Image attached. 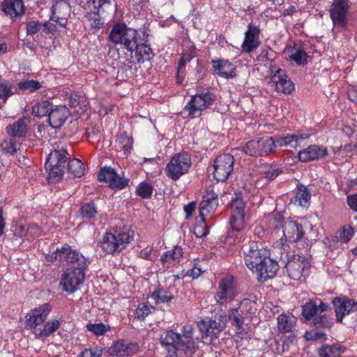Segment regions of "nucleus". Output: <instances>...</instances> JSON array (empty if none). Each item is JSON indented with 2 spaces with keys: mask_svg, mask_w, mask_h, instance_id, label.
Returning a JSON list of instances; mask_svg holds the SVG:
<instances>
[{
  "mask_svg": "<svg viewBox=\"0 0 357 357\" xmlns=\"http://www.w3.org/2000/svg\"><path fill=\"white\" fill-rule=\"evenodd\" d=\"M151 298L155 300L156 303L170 302L174 296L172 294L162 288H156L151 294Z\"/></svg>",
  "mask_w": 357,
  "mask_h": 357,
  "instance_id": "nucleus-37",
  "label": "nucleus"
},
{
  "mask_svg": "<svg viewBox=\"0 0 357 357\" xmlns=\"http://www.w3.org/2000/svg\"><path fill=\"white\" fill-rule=\"evenodd\" d=\"M278 269V261L269 256H266L255 273L257 274L259 281L265 282L275 277Z\"/></svg>",
  "mask_w": 357,
  "mask_h": 357,
  "instance_id": "nucleus-18",
  "label": "nucleus"
},
{
  "mask_svg": "<svg viewBox=\"0 0 357 357\" xmlns=\"http://www.w3.org/2000/svg\"><path fill=\"white\" fill-rule=\"evenodd\" d=\"M284 219L282 218V225L280 226L279 229L282 227L283 236L286 241L296 243L301 240L303 231L301 225L295 221H286L283 223Z\"/></svg>",
  "mask_w": 357,
  "mask_h": 357,
  "instance_id": "nucleus-21",
  "label": "nucleus"
},
{
  "mask_svg": "<svg viewBox=\"0 0 357 357\" xmlns=\"http://www.w3.org/2000/svg\"><path fill=\"white\" fill-rule=\"evenodd\" d=\"M310 199L311 194L307 187L299 184L298 185L295 195L291 199V202L301 206L306 207L310 205Z\"/></svg>",
  "mask_w": 357,
  "mask_h": 357,
  "instance_id": "nucleus-33",
  "label": "nucleus"
},
{
  "mask_svg": "<svg viewBox=\"0 0 357 357\" xmlns=\"http://www.w3.org/2000/svg\"><path fill=\"white\" fill-rule=\"evenodd\" d=\"M62 319H52L46 322L43 326V329L39 332H35V337L39 340H46L52 335L60 327L63 323Z\"/></svg>",
  "mask_w": 357,
  "mask_h": 357,
  "instance_id": "nucleus-28",
  "label": "nucleus"
},
{
  "mask_svg": "<svg viewBox=\"0 0 357 357\" xmlns=\"http://www.w3.org/2000/svg\"><path fill=\"white\" fill-rule=\"evenodd\" d=\"M245 204L241 197H235L231 202L229 224L233 231H240L245 229Z\"/></svg>",
  "mask_w": 357,
  "mask_h": 357,
  "instance_id": "nucleus-14",
  "label": "nucleus"
},
{
  "mask_svg": "<svg viewBox=\"0 0 357 357\" xmlns=\"http://www.w3.org/2000/svg\"><path fill=\"white\" fill-rule=\"evenodd\" d=\"M275 145L273 138L264 136L250 140L243 146V151L251 156H262L275 151Z\"/></svg>",
  "mask_w": 357,
  "mask_h": 357,
  "instance_id": "nucleus-10",
  "label": "nucleus"
},
{
  "mask_svg": "<svg viewBox=\"0 0 357 357\" xmlns=\"http://www.w3.org/2000/svg\"><path fill=\"white\" fill-rule=\"evenodd\" d=\"M42 31L45 34L52 33L54 34V33L56 31V26L55 24L49 22H45L42 24Z\"/></svg>",
  "mask_w": 357,
  "mask_h": 357,
  "instance_id": "nucleus-62",
  "label": "nucleus"
},
{
  "mask_svg": "<svg viewBox=\"0 0 357 357\" xmlns=\"http://www.w3.org/2000/svg\"><path fill=\"white\" fill-rule=\"evenodd\" d=\"M182 333L180 335L173 330H168L160 334V342L167 350L168 357H183L184 354H192L197 351L192 326H184Z\"/></svg>",
  "mask_w": 357,
  "mask_h": 357,
  "instance_id": "nucleus-2",
  "label": "nucleus"
},
{
  "mask_svg": "<svg viewBox=\"0 0 357 357\" xmlns=\"http://www.w3.org/2000/svg\"><path fill=\"white\" fill-rule=\"evenodd\" d=\"M218 206V194L213 190H207L199 204V217L205 218L211 215Z\"/></svg>",
  "mask_w": 357,
  "mask_h": 357,
  "instance_id": "nucleus-22",
  "label": "nucleus"
},
{
  "mask_svg": "<svg viewBox=\"0 0 357 357\" xmlns=\"http://www.w3.org/2000/svg\"><path fill=\"white\" fill-rule=\"evenodd\" d=\"M66 117L63 113H48V120L52 128H60L65 122Z\"/></svg>",
  "mask_w": 357,
  "mask_h": 357,
  "instance_id": "nucleus-45",
  "label": "nucleus"
},
{
  "mask_svg": "<svg viewBox=\"0 0 357 357\" xmlns=\"http://www.w3.org/2000/svg\"><path fill=\"white\" fill-rule=\"evenodd\" d=\"M320 357H335L333 346H323L319 351Z\"/></svg>",
  "mask_w": 357,
  "mask_h": 357,
  "instance_id": "nucleus-59",
  "label": "nucleus"
},
{
  "mask_svg": "<svg viewBox=\"0 0 357 357\" xmlns=\"http://www.w3.org/2000/svg\"><path fill=\"white\" fill-rule=\"evenodd\" d=\"M47 261L53 262L56 260L66 262L69 267L61 275L60 286L63 291L73 294L79 289L85 279V271L88 267L86 258L73 250L69 245H64L46 257Z\"/></svg>",
  "mask_w": 357,
  "mask_h": 357,
  "instance_id": "nucleus-1",
  "label": "nucleus"
},
{
  "mask_svg": "<svg viewBox=\"0 0 357 357\" xmlns=\"http://www.w3.org/2000/svg\"><path fill=\"white\" fill-rule=\"evenodd\" d=\"M85 17L90 22L91 29L97 31L102 27L103 22L100 18V13L96 15L93 13H86Z\"/></svg>",
  "mask_w": 357,
  "mask_h": 357,
  "instance_id": "nucleus-46",
  "label": "nucleus"
},
{
  "mask_svg": "<svg viewBox=\"0 0 357 357\" xmlns=\"http://www.w3.org/2000/svg\"><path fill=\"white\" fill-rule=\"evenodd\" d=\"M68 155L66 150L63 148L54 149L48 155L45 168L48 172L47 178L51 182H58L63 176Z\"/></svg>",
  "mask_w": 357,
  "mask_h": 357,
  "instance_id": "nucleus-5",
  "label": "nucleus"
},
{
  "mask_svg": "<svg viewBox=\"0 0 357 357\" xmlns=\"http://www.w3.org/2000/svg\"><path fill=\"white\" fill-rule=\"evenodd\" d=\"M282 215L279 213L270 215L266 218V222L268 225L267 228H265L263 225L257 226L255 229V234L258 237L263 238L268 233L269 230L277 231L282 225Z\"/></svg>",
  "mask_w": 357,
  "mask_h": 357,
  "instance_id": "nucleus-25",
  "label": "nucleus"
},
{
  "mask_svg": "<svg viewBox=\"0 0 357 357\" xmlns=\"http://www.w3.org/2000/svg\"><path fill=\"white\" fill-rule=\"evenodd\" d=\"M0 10L5 15L15 20L24 15L25 6L23 0H3Z\"/></svg>",
  "mask_w": 357,
  "mask_h": 357,
  "instance_id": "nucleus-19",
  "label": "nucleus"
},
{
  "mask_svg": "<svg viewBox=\"0 0 357 357\" xmlns=\"http://www.w3.org/2000/svg\"><path fill=\"white\" fill-rule=\"evenodd\" d=\"M117 175L118 174L113 168L105 167L101 169L98 174V179L100 181H105L109 185L112 180H113Z\"/></svg>",
  "mask_w": 357,
  "mask_h": 357,
  "instance_id": "nucleus-47",
  "label": "nucleus"
},
{
  "mask_svg": "<svg viewBox=\"0 0 357 357\" xmlns=\"http://www.w3.org/2000/svg\"><path fill=\"white\" fill-rule=\"evenodd\" d=\"M155 307L149 303H142L138 305L136 310V318L143 320L146 316L154 311Z\"/></svg>",
  "mask_w": 357,
  "mask_h": 357,
  "instance_id": "nucleus-44",
  "label": "nucleus"
},
{
  "mask_svg": "<svg viewBox=\"0 0 357 357\" xmlns=\"http://www.w3.org/2000/svg\"><path fill=\"white\" fill-rule=\"evenodd\" d=\"M128 184V180L117 175L113 180H112L109 187L112 188H116L117 190H121L127 186Z\"/></svg>",
  "mask_w": 357,
  "mask_h": 357,
  "instance_id": "nucleus-58",
  "label": "nucleus"
},
{
  "mask_svg": "<svg viewBox=\"0 0 357 357\" xmlns=\"http://www.w3.org/2000/svg\"><path fill=\"white\" fill-rule=\"evenodd\" d=\"M242 250L246 266L255 273L262 263L264 257L266 256V251L259 250L257 243L252 241L245 243L242 246Z\"/></svg>",
  "mask_w": 357,
  "mask_h": 357,
  "instance_id": "nucleus-11",
  "label": "nucleus"
},
{
  "mask_svg": "<svg viewBox=\"0 0 357 357\" xmlns=\"http://www.w3.org/2000/svg\"><path fill=\"white\" fill-rule=\"evenodd\" d=\"M354 229L349 225H346L339 230V238L342 243H347L354 234Z\"/></svg>",
  "mask_w": 357,
  "mask_h": 357,
  "instance_id": "nucleus-49",
  "label": "nucleus"
},
{
  "mask_svg": "<svg viewBox=\"0 0 357 357\" xmlns=\"http://www.w3.org/2000/svg\"><path fill=\"white\" fill-rule=\"evenodd\" d=\"M238 294L236 278L231 275H226L218 281L214 299L218 305H225L234 301Z\"/></svg>",
  "mask_w": 357,
  "mask_h": 357,
  "instance_id": "nucleus-7",
  "label": "nucleus"
},
{
  "mask_svg": "<svg viewBox=\"0 0 357 357\" xmlns=\"http://www.w3.org/2000/svg\"><path fill=\"white\" fill-rule=\"evenodd\" d=\"M183 250L179 246H175L172 250H168L160 257V261L165 268L176 266L183 257Z\"/></svg>",
  "mask_w": 357,
  "mask_h": 357,
  "instance_id": "nucleus-26",
  "label": "nucleus"
},
{
  "mask_svg": "<svg viewBox=\"0 0 357 357\" xmlns=\"http://www.w3.org/2000/svg\"><path fill=\"white\" fill-rule=\"evenodd\" d=\"M302 315L313 325H320L324 327H331L332 322L330 321L325 314L329 306L321 301H310L302 307Z\"/></svg>",
  "mask_w": 357,
  "mask_h": 357,
  "instance_id": "nucleus-6",
  "label": "nucleus"
},
{
  "mask_svg": "<svg viewBox=\"0 0 357 357\" xmlns=\"http://www.w3.org/2000/svg\"><path fill=\"white\" fill-rule=\"evenodd\" d=\"M106 3L110 4V0H86L82 7L85 10H89L86 13H93L98 15L100 8Z\"/></svg>",
  "mask_w": 357,
  "mask_h": 357,
  "instance_id": "nucleus-36",
  "label": "nucleus"
},
{
  "mask_svg": "<svg viewBox=\"0 0 357 357\" xmlns=\"http://www.w3.org/2000/svg\"><path fill=\"white\" fill-rule=\"evenodd\" d=\"M52 309V307L50 304L44 303L31 310L25 316V328L33 329L43 324L48 317Z\"/></svg>",
  "mask_w": 357,
  "mask_h": 357,
  "instance_id": "nucleus-15",
  "label": "nucleus"
},
{
  "mask_svg": "<svg viewBox=\"0 0 357 357\" xmlns=\"http://www.w3.org/2000/svg\"><path fill=\"white\" fill-rule=\"evenodd\" d=\"M135 57L139 63H143L146 61H150L153 59L154 54L150 45H147V40L143 38L138 47L134 51Z\"/></svg>",
  "mask_w": 357,
  "mask_h": 357,
  "instance_id": "nucleus-29",
  "label": "nucleus"
},
{
  "mask_svg": "<svg viewBox=\"0 0 357 357\" xmlns=\"http://www.w3.org/2000/svg\"><path fill=\"white\" fill-rule=\"evenodd\" d=\"M132 239V235L128 231L116 234L107 232L101 241V248L106 253L114 254L125 249Z\"/></svg>",
  "mask_w": 357,
  "mask_h": 357,
  "instance_id": "nucleus-8",
  "label": "nucleus"
},
{
  "mask_svg": "<svg viewBox=\"0 0 357 357\" xmlns=\"http://www.w3.org/2000/svg\"><path fill=\"white\" fill-rule=\"evenodd\" d=\"M119 143L126 153L130 152L132 146V139L127 133L123 132L119 136Z\"/></svg>",
  "mask_w": 357,
  "mask_h": 357,
  "instance_id": "nucleus-55",
  "label": "nucleus"
},
{
  "mask_svg": "<svg viewBox=\"0 0 357 357\" xmlns=\"http://www.w3.org/2000/svg\"><path fill=\"white\" fill-rule=\"evenodd\" d=\"M136 29L128 27L123 22L115 23L109 34L108 40L114 45H119L132 55L141 41Z\"/></svg>",
  "mask_w": 357,
  "mask_h": 357,
  "instance_id": "nucleus-4",
  "label": "nucleus"
},
{
  "mask_svg": "<svg viewBox=\"0 0 357 357\" xmlns=\"http://www.w3.org/2000/svg\"><path fill=\"white\" fill-rule=\"evenodd\" d=\"M63 96L65 99L69 100V106L71 108L79 107L82 103L85 105V98L79 95L77 93H70L68 91H65Z\"/></svg>",
  "mask_w": 357,
  "mask_h": 357,
  "instance_id": "nucleus-40",
  "label": "nucleus"
},
{
  "mask_svg": "<svg viewBox=\"0 0 357 357\" xmlns=\"http://www.w3.org/2000/svg\"><path fill=\"white\" fill-rule=\"evenodd\" d=\"M289 58L299 66H304L307 63L308 56L307 53L302 50H296L294 53L290 55Z\"/></svg>",
  "mask_w": 357,
  "mask_h": 357,
  "instance_id": "nucleus-51",
  "label": "nucleus"
},
{
  "mask_svg": "<svg viewBox=\"0 0 357 357\" xmlns=\"http://www.w3.org/2000/svg\"><path fill=\"white\" fill-rule=\"evenodd\" d=\"M296 322V317L292 314H280L278 318V329L282 333H288L291 331Z\"/></svg>",
  "mask_w": 357,
  "mask_h": 357,
  "instance_id": "nucleus-35",
  "label": "nucleus"
},
{
  "mask_svg": "<svg viewBox=\"0 0 357 357\" xmlns=\"http://www.w3.org/2000/svg\"><path fill=\"white\" fill-rule=\"evenodd\" d=\"M13 94L12 85L10 81L0 77V99L5 102Z\"/></svg>",
  "mask_w": 357,
  "mask_h": 357,
  "instance_id": "nucleus-43",
  "label": "nucleus"
},
{
  "mask_svg": "<svg viewBox=\"0 0 357 357\" xmlns=\"http://www.w3.org/2000/svg\"><path fill=\"white\" fill-rule=\"evenodd\" d=\"M0 149L4 153L13 155L17 151V144L12 139H4L0 144Z\"/></svg>",
  "mask_w": 357,
  "mask_h": 357,
  "instance_id": "nucleus-53",
  "label": "nucleus"
},
{
  "mask_svg": "<svg viewBox=\"0 0 357 357\" xmlns=\"http://www.w3.org/2000/svg\"><path fill=\"white\" fill-rule=\"evenodd\" d=\"M68 169L76 177H81L84 173V164L77 158H73L68 162Z\"/></svg>",
  "mask_w": 357,
  "mask_h": 357,
  "instance_id": "nucleus-39",
  "label": "nucleus"
},
{
  "mask_svg": "<svg viewBox=\"0 0 357 357\" xmlns=\"http://www.w3.org/2000/svg\"><path fill=\"white\" fill-rule=\"evenodd\" d=\"M340 303L339 307L336 310V321L342 322L343 317L353 311L356 304L351 299L347 298L341 301L340 298L336 297V303Z\"/></svg>",
  "mask_w": 357,
  "mask_h": 357,
  "instance_id": "nucleus-34",
  "label": "nucleus"
},
{
  "mask_svg": "<svg viewBox=\"0 0 357 357\" xmlns=\"http://www.w3.org/2000/svg\"><path fill=\"white\" fill-rule=\"evenodd\" d=\"M136 192L139 197L147 199L152 195L153 187L148 183L142 182L137 188Z\"/></svg>",
  "mask_w": 357,
  "mask_h": 357,
  "instance_id": "nucleus-52",
  "label": "nucleus"
},
{
  "mask_svg": "<svg viewBox=\"0 0 357 357\" xmlns=\"http://www.w3.org/2000/svg\"><path fill=\"white\" fill-rule=\"evenodd\" d=\"M17 87L22 91H27L33 93L41 88L40 83L37 80L26 79L25 81L20 82L17 84Z\"/></svg>",
  "mask_w": 357,
  "mask_h": 357,
  "instance_id": "nucleus-41",
  "label": "nucleus"
},
{
  "mask_svg": "<svg viewBox=\"0 0 357 357\" xmlns=\"http://www.w3.org/2000/svg\"><path fill=\"white\" fill-rule=\"evenodd\" d=\"M327 154L325 147L319 145H310L298 153V159L303 162L318 160Z\"/></svg>",
  "mask_w": 357,
  "mask_h": 357,
  "instance_id": "nucleus-24",
  "label": "nucleus"
},
{
  "mask_svg": "<svg viewBox=\"0 0 357 357\" xmlns=\"http://www.w3.org/2000/svg\"><path fill=\"white\" fill-rule=\"evenodd\" d=\"M26 238L29 241L34 239L40 236V229L36 225H29L26 229Z\"/></svg>",
  "mask_w": 357,
  "mask_h": 357,
  "instance_id": "nucleus-57",
  "label": "nucleus"
},
{
  "mask_svg": "<svg viewBox=\"0 0 357 357\" xmlns=\"http://www.w3.org/2000/svg\"><path fill=\"white\" fill-rule=\"evenodd\" d=\"M28 120L20 119L6 128V133L12 137H24L28 132Z\"/></svg>",
  "mask_w": 357,
  "mask_h": 357,
  "instance_id": "nucleus-30",
  "label": "nucleus"
},
{
  "mask_svg": "<svg viewBox=\"0 0 357 357\" xmlns=\"http://www.w3.org/2000/svg\"><path fill=\"white\" fill-rule=\"evenodd\" d=\"M347 201L350 208L357 212V194L347 195Z\"/></svg>",
  "mask_w": 357,
  "mask_h": 357,
  "instance_id": "nucleus-64",
  "label": "nucleus"
},
{
  "mask_svg": "<svg viewBox=\"0 0 357 357\" xmlns=\"http://www.w3.org/2000/svg\"><path fill=\"white\" fill-rule=\"evenodd\" d=\"M243 305V302L238 303L236 307H231L228 310V314L220 315V322L211 319L198 321L197 327L202 333V338L205 339L210 337L211 341L213 338H217L225 327V324L229 321H231L232 326L236 327L237 329L242 328L244 324Z\"/></svg>",
  "mask_w": 357,
  "mask_h": 357,
  "instance_id": "nucleus-3",
  "label": "nucleus"
},
{
  "mask_svg": "<svg viewBox=\"0 0 357 357\" xmlns=\"http://www.w3.org/2000/svg\"><path fill=\"white\" fill-rule=\"evenodd\" d=\"M103 349L98 346L86 348L80 352L77 357H102Z\"/></svg>",
  "mask_w": 357,
  "mask_h": 357,
  "instance_id": "nucleus-50",
  "label": "nucleus"
},
{
  "mask_svg": "<svg viewBox=\"0 0 357 357\" xmlns=\"http://www.w3.org/2000/svg\"><path fill=\"white\" fill-rule=\"evenodd\" d=\"M79 213L83 218L93 219L98 215V209L93 202L84 203L79 209Z\"/></svg>",
  "mask_w": 357,
  "mask_h": 357,
  "instance_id": "nucleus-38",
  "label": "nucleus"
},
{
  "mask_svg": "<svg viewBox=\"0 0 357 357\" xmlns=\"http://www.w3.org/2000/svg\"><path fill=\"white\" fill-rule=\"evenodd\" d=\"M208 229L206 225L205 218L200 217L194 227V234L198 238H202L208 234Z\"/></svg>",
  "mask_w": 357,
  "mask_h": 357,
  "instance_id": "nucleus-48",
  "label": "nucleus"
},
{
  "mask_svg": "<svg viewBox=\"0 0 357 357\" xmlns=\"http://www.w3.org/2000/svg\"><path fill=\"white\" fill-rule=\"evenodd\" d=\"M307 264L299 259L290 261L287 264L289 276L295 280H300L303 276Z\"/></svg>",
  "mask_w": 357,
  "mask_h": 357,
  "instance_id": "nucleus-32",
  "label": "nucleus"
},
{
  "mask_svg": "<svg viewBox=\"0 0 357 357\" xmlns=\"http://www.w3.org/2000/svg\"><path fill=\"white\" fill-rule=\"evenodd\" d=\"M261 29L259 26L248 24L247 30L244 33V40L241 45L243 52L250 54L260 45L259 35Z\"/></svg>",
  "mask_w": 357,
  "mask_h": 357,
  "instance_id": "nucleus-16",
  "label": "nucleus"
},
{
  "mask_svg": "<svg viewBox=\"0 0 357 357\" xmlns=\"http://www.w3.org/2000/svg\"><path fill=\"white\" fill-rule=\"evenodd\" d=\"M86 328L89 331L91 332L92 333L97 336L104 335L107 331H109L111 329L109 325H106L102 323H89L86 325Z\"/></svg>",
  "mask_w": 357,
  "mask_h": 357,
  "instance_id": "nucleus-42",
  "label": "nucleus"
},
{
  "mask_svg": "<svg viewBox=\"0 0 357 357\" xmlns=\"http://www.w3.org/2000/svg\"><path fill=\"white\" fill-rule=\"evenodd\" d=\"M234 159L231 154L220 155L213 163V176L218 181H226L234 169Z\"/></svg>",
  "mask_w": 357,
  "mask_h": 357,
  "instance_id": "nucleus-13",
  "label": "nucleus"
},
{
  "mask_svg": "<svg viewBox=\"0 0 357 357\" xmlns=\"http://www.w3.org/2000/svg\"><path fill=\"white\" fill-rule=\"evenodd\" d=\"M191 165V157L188 153L183 152L176 154L166 165V175L176 181L188 172Z\"/></svg>",
  "mask_w": 357,
  "mask_h": 357,
  "instance_id": "nucleus-9",
  "label": "nucleus"
},
{
  "mask_svg": "<svg viewBox=\"0 0 357 357\" xmlns=\"http://www.w3.org/2000/svg\"><path fill=\"white\" fill-rule=\"evenodd\" d=\"M42 29V23L39 21H30L26 24L27 35L33 36Z\"/></svg>",
  "mask_w": 357,
  "mask_h": 357,
  "instance_id": "nucleus-56",
  "label": "nucleus"
},
{
  "mask_svg": "<svg viewBox=\"0 0 357 357\" xmlns=\"http://www.w3.org/2000/svg\"><path fill=\"white\" fill-rule=\"evenodd\" d=\"M324 334L319 331L312 330L307 331L305 334V337L307 340H319L324 337Z\"/></svg>",
  "mask_w": 357,
  "mask_h": 357,
  "instance_id": "nucleus-61",
  "label": "nucleus"
},
{
  "mask_svg": "<svg viewBox=\"0 0 357 357\" xmlns=\"http://www.w3.org/2000/svg\"><path fill=\"white\" fill-rule=\"evenodd\" d=\"M280 173L281 171L278 169L269 167L264 172V174L268 180L271 181L275 179Z\"/></svg>",
  "mask_w": 357,
  "mask_h": 357,
  "instance_id": "nucleus-63",
  "label": "nucleus"
},
{
  "mask_svg": "<svg viewBox=\"0 0 357 357\" xmlns=\"http://www.w3.org/2000/svg\"><path fill=\"white\" fill-rule=\"evenodd\" d=\"M52 103L49 100H42L32 107L31 112H55Z\"/></svg>",
  "mask_w": 357,
  "mask_h": 357,
  "instance_id": "nucleus-54",
  "label": "nucleus"
},
{
  "mask_svg": "<svg viewBox=\"0 0 357 357\" xmlns=\"http://www.w3.org/2000/svg\"><path fill=\"white\" fill-rule=\"evenodd\" d=\"M270 70L271 80L274 84L275 91L287 95L291 94L295 90V86L286 71L275 66H271Z\"/></svg>",
  "mask_w": 357,
  "mask_h": 357,
  "instance_id": "nucleus-12",
  "label": "nucleus"
},
{
  "mask_svg": "<svg viewBox=\"0 0 357 357\" xmlns=\"http://www.w3.org/2000/svg\"><path fill=\"white\" fill-rule=\"evenodd\" d=\"M308 137L307 135L294 134V135H287L284 137H280L273 139L275 142V145L276 146L280 147H287L289 146L291 148H296L298 146L299 144L301 143L303 139H307Z\"/></svg>",
  "mask_w": 357,
  "mask_h": 357,
  "instance_id": "nucleus-31",
  "label": "nucleus"
},
{
  "mask_svg": "<svg viewBox=\"0 0 357 357\" xmlns=\"http://www.w3.org/2000/svg\"><path fill=\"white\" fill-rule=\"evenodd\" d=\"M215 95L211 92L201 93L192 96L185 109L189 112H202L208 108L215 101Z\"/></svg>",
  "mask_w": 357,
  "mask_h": 357,
  "instance_id": "nucleus-17",
  "label": "nucleus"
},
{
  "mask_svg": "<svg viewBox=\"0 0 357 357\" xmlns=\"http://www.w3.org/2000/svg\"><path fill=\"white\" fill-rule=\"evenodd\" d=\"M138 350V346L135 343H126L123 340L114 342L109 349L108 352L112 356H132Z\"/></svg>",
  "mask_w": 357,
  "mask_h": 357,
  "instance_id": "nucleus-23",
  "label": "nucleus"
},
{
  "mask_svg": "<svg viewBox=\"0 0 357 357\" xmlns=\"http://www.w3.org/2000/svg\"><path fill=\"white\" fill-rule=\"evenodd\" d=\"M214 74L225 79H232L236 77V67L227 59H218L211 61Z\"/></svg>",
  "mask_w": 357,
  "mask_h": 357,
  "instance_id": "nucleus-20",
  "label": "nucleus"
},
{
  "mask_svg": "<svg viewBox=\"0 0 357 357\" xmlns=\"http://www.w3.org/2000/svg\"><path fill=\"white\" fill-rule=\"evenodd\" d=\"M27 226L22 224V223H17L14 226L13 232L15 236L22 238V237H26V229Z\"/></svg>",
  "mask_w": 357,
  "mask_h": 357,
  "instance_id": "nucleus-60",
  "label": "nucleus"
},
{
  "mask_svg": "<svg viewBox=\"0 0 357 357\" xmlns=\"http://www.w3.org/2000/svg\"><path fill=\"white\" fill-rule=\"evenodd\" d=\"M349 0H336V29L344 30L347 27L346 15L350 7Z\"/></svg>",
  "mask_w": 357,
  "mask_h": 357,
  "instance_id": "nucleus-27",
  "label": "nucleus"
}]
</instances>
